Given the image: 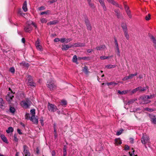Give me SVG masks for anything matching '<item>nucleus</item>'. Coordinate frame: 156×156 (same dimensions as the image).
<instances>
[{"label": "nucleus", "mask_w": 156, "mask_h": 156, "mask_svg": "<svg viewBox=\"0 0 156 156\" xmlns=\"http://www.w3.org/2000/svg\"><path fill=\"white\" fill-rule=\"evenodd\" d=\"M40 21L42 23H45L47 21V20L44 18H42L40 19Z\"/></svg>", "instance_id": "58836bf2"}, {"label": "nucleus", "mask_w": 156, "mask_h": 156, "mask_svg": "<svg viewBox=\"0 0 156 156\" xmlns=\"http://www.w3.org/2000/svg\"><path fill=\"white\" fill-rule=\"evenodd\" d=\"M40 121L41 125L42 126H43L44 125V123H43L44 120H43V119L42 117H41L40 118Z\"/></svg>", "instance_id": "6e6d98bb"}, {"label": "nucleus", "mask_w": 156, "mask_h": 156, "mask_svg": "<svg viewBox=\"0 0 156 156\" xmlns=\"http://www.w3.org/2000/svg\"><path fill=\"white\" fill-rule=\"evenodd\" d=\"M88 58L87 57H79L78 58V59L79 60H81V59H86Z\"/></svg>", "instance_id": "13d9d810"}, {"label": "nucleus", "mask_w": 156, "mask_h": 156, "mask_svg": "<svg viewBox=\"0 0 156 156\" xmlns=\"http://www.w3.org/2000/svg\"><path fill=\"white\" fill-rule=\"evenodd\" d=\"M73 46L75 47H84L85 46V44L78 42L74 44Z\"/></svg>", "instance_id": "2eb2a0df"}, {"label": "nucleus", "mask_w": 156, "mask_h": 156, "mask_svg": "<svg viewBox=\"0 0 156 156\" xmlns=\"http://www.w3.org/2000/svg\"><path fill=\"white\" fill-rule=\"evenodd\" d=\"M13 131V128L12 127H9L6 130V132L8 133H10L11 132H12Z\"/></svg>", "instance_id": "7c9ffc66"}, {"label": "nucleus", "mask_w": 156, "mask_h": 156, "mask_svg": "<svg viewBox=\"0 0 156 156\" xmlns=\"http://www.w3.org/2000/svg\"><path fill=\"white\" fill-rule=\"evenodd\" d=\"M139 89V88H136L133 90L131 91V93L132 94H134L135 93L136 91H138V89Z\"/></svg>", "instance_id": "a18cd8bd"}, {"label": "nucleus", "mask_w": 156, "mask_h": 156, "mask_svg": "<svg viewBox=\"0 0 156 156\" xmlns=\"http://www.w3.org/2000/svg\"><path fill=\"white\" fill-rule=\"evenodd\" d=\"M148 100L150 99H152L154 97V95L152 94L150 95H146Z\"/></svg>", "instance_id": "79ce46f5"}, {"label": "nucleus", "mask_w": 156, "mask_h": 156, "mask_svg": "<svg viewBox=\"0 0 156 156\" xmlns=\"http://www.w3.org/2000/svg\"><path fill=\"white\" fill-rule=\"evenodd\" d=\"M37 49L39 51H42V48L41 46L40 45H39L37 46L36 47Z\"/></svg>", "instance_id": "603ef678"}, {"label": "nucleus", "mask_w": 156, "mask_h": 156, "mask_svg": "<svg viewBox=\"0 0 156 156\" xmlns=\"http://www.w3.org/2000/svg\"><path fill=\"white\" fill-rule=\"evenodd\" d=\"M49 10H47L45 12H42L40 13L41 15H43L44 14H47L49 13Z\"/></svg>", "instance_id": "de8ad7c7"}, {"label": "nucleus", "mask_w": 156, "mask_h": 156, "mask_svg": "<svg viewBox=\"0 0 156 156\" xmlns=\"http://www.w3.org/2000/svg\"><path fill=\"white\" fill-rule=\"evenodd\" d=\"M47 86L51 90H54L57 88L55 81L52 79H50L48 80Z\"/></svg>", "instance_id": "f257e3e1"}, {"label": "nucleus", "mask_w": 156, "mask_h": 156, "mask_svg": "<svg viewBox=\"0 0 156 156\" xmlns=\"http://www.w3.org/2000/svg\"><path fill=\"white\" fill-rule=\"evenodd\" d=\"M98 1L101 5L105 4L104 1V0H98Z\"/></svg>", "instance_id": "4d7b16f0"}, {"label": "nucleus", "mask_w": 156, "mask_h": 156, "mask_svg": "<svg viewBox=\"0 0 156 156\" xmlns=\"http://www.w3.org/2000/svg\"><path fill=\"white\" fill-rule=\"evenodd\" d=\"M60 40L61 39H59V38H56L55 39L54 41L55 42H57L59 41H60Z\"/></svg>", "instance_id": "69168bd1"}, {"label": "nucleus", "mask_w": 156, "mask_h": 156, "mask_svg": "<svg viewBox=\"0 0 156 156\" xmlns=\"http://www.w3.org/2000/svg\"><path fill=\"white\" fill-rule=\"evenodd\" d=\"M115 143L117 145H120L122 144V141L120 138L115 139Z\"/></svg>", "instance_id": "393cba45"}, {"label": "nucleus", "mask_w": 156, "mask_h": 156, "mask_svg": "<svg viewBox=\"0 0 156 156\" xmlns=\"http://www.w3.org/2000/svg\"><path fill=\"white\" fill-rule=\"evenodd\" d=\"M129 79V77H128V76H126L125 77H124L122 79V80H123V81H126V80H128Z\"/></svg>", "instance_id": "bf43d9fd"}, {"label": "nucleus", "mask_w": 156, "mask_h": 156, "mask_svg": "<svg viewBox=\"0 0 156 156\" xmlns=\"http://www.w3.org/2000/svg\"><path fill=\"white\" fill-rule=\"evenodd\" d=\"M115 43L116 49H119V45L117 41L116 38H114Z\"/></svg>", "instance_id": "ea45409f"}, {"label": "nucleus", "mask_w": 156, "mask_h": 156, "mask_svg": "<svg viewBox=\"0 0 156 156\" xmlns=\"http://www.w3.org/2000/svg\"><path fill=\"white\" fill-rule=\"evenodd\" d=\"M57 0H52L51 1H48V2L50 3V4H52L54 2H56L57 1Z\"/></svg>", "instance_id": "338daca9"}, {"label": "nucleus", "mask_w": 156, "mask_h": 156, "mask_svg": "<svg viewBox=\"0 0 156 156\" xmlns=\"http://www.w3.org/2000/svg\"><path fill=\"white\" fill-rule=\"evenodd\" d=\"M58 21L57 20H55L53 21H50L49 22H48L47 24L48 25H54L55 24L57 23H58Z\"/></svg>", "instance_id": "4be33fe9"}, {"label": "nucleus", "mask_w": 156, "mask_h": 156, "mask_svg": "<svg viewBox=\"0 0 156 156\" xmlns=\"http://www.w3.org/2000/svg\"><path fill=\"white\" fill-rule=\"evenodd\" d=\"M30 120L34 124H37L38 123V119L35 117V115H32L30 118Z\"/></svg>", "instance_id": "f8f14e48"}, {"label": "nucleus", "mask_w": 156, "mask_h": 156, "mask_svg": "<svg viewBox=\"0 0 156 156\" xmlns=\"http://www.w3.org/2000/svg\"><path fill=\"white\" fill-rule=\"evenodd\" d=\"M30 24H31L34 26L36 28L37 27V26L36 24L33 22H31V23H30Z\"/></svg>", "instance_id": "774afa93"}, {"label": "nucleus", "mask_w": 156, "mask_h": 156, "mask_svg": "<svg viewBox=\"0 0 156 156\" xmlns=\"http://www.w3.org/2000/svg\"><path fill=\"white\" fill-rule=\"evenodd\" d=\"M15 109L14 107L10 106L9 108V111L10 112L12 113H14L15 111Z\"/></svg>", "instance_id": "f704fd0d"}, {"label": "nucleus", "mask_w": 156, "mask_h": 156, "mask_svg": "<svg viewBox=\"0 0 156 156\" xmlns=\"http://www.w3.org/2000/svg\"><path fill=\"white\" fill-rule=\"evenodd\" d=\"M9 71L11 73H14L15 72V69L13 67H11L10 68Z\"/></svg>", "instance_id": "3c124183"}, {"label": "nucleus", "mask_w": 156, "mask_h": 156, "mask_svg": "<svg viewBox=\"0 0 156 156\" xmlns=\"http://www.w3.org/2000/svg\"><path fill=\"white\" fill-rule=\"evenodd\" d=\"M106 48V47L105 45H102L99 46H97L96 49L97 50H104Z\"/></svg>", "instance_id": "412c9836"}, {"label": "nucleus", "mask_w": 156, "mask_h": 156, "mask_svg": "<svg viewBox=\"0 0 156 156\" xmlns=\"http://www.w3.org/2000/svg\"><path fill=\"white\" fill-rule=\"evenodd\" d=\"M140 104H147L150 102L151 101L148 100L146 95L141 96L138 99Z\"/></svg>", "instance_id": "7ed1b4c3"}, {"label": "nucleus", "mask_w": 156, "mask_h": 156, "mask_svg": "<svg viewBox=\"0 0 156 156\" xmlns=\"http://www.w3.org/2000/svg\"><path fill=\"white\" fill-rule=\"evenodd\" d=\"M23 152L25 156H30V154L29 151L27 150V147L26 145L23 146Z\"/></svg>", "instance_id": "9d476101"}, {"label": "nucleus", "mask_w": 156, "mask_h": 156, "mask_svg": "<svg viewBox=\"0 0 156 156\" xmlns=\"http://www.w3.org/2000/svg\"><path fill=\"white\" fill-rule=\"evenodd\" d=\"M88 4L90 7L92 8H94V4L91 2L88 3Z\"/></svg>", "instance_id": "864d4df0"}, {"label": "nucleus", "mask_w": 156, "mask_h": 156, "mask_svg": "<svg viewBox=\"0 0 156 156\" xmlns=\"http://www.w3.org/2000/svg\"><path fill=\"white\" fill-rule=\"evenodd\" d=\"M27 24V25L25 27L24 30L26 32L30 33L32 30V27L30 26V23Z\"/></svg>", "instance_id": "6e6552de"}, {"label": "nucleus", "mask_w": 156, "mask_h": 156, "mask_svg": "<svg viewBox=\"0 0 156 156\" xmlns=\"http://www.w3.org/2000/svg\"><path fill=\"white\" fill-rule=\"evenodd\" d=\"M124 130L123 129H121L120 130H119L117 131L116 132V135L117 136L120 135L123 132Z\"/></svg>", "instance_id": "a19ab883"}, {"label": "nucleus", "mask_w": 156, "mask_h": 156, "mask_svg": "<svg viewBox=\"0 0 156 156\" xmlns=\"http://www.w3.org/2000/svg\"><path fill=\"white\" fill-rule=\"evenodd\" d=\"M149 117L152 123L154 124H156V116L153 114H150L149 115Z\"/></svg>", "instance_id": "1a4fd4ad"}, {"label": "nucleus", "mask_w": 156, "mask_h": 156, "mask_svg": "<svg viewBox=\"0 0 156 156\" xmlns=\"http://www.w3.org/2000/svg\"><path fill=\"white\" fill-rule=\"evenodd\" d=\"M31 101L28 99L22 101L20 102L21 105L23 108H27L30 105Z\"/></svg>", "instance_id": "20e7f679"}, {"label": "nucleus", "mask_w": 156, "mask_h": 156, "mask_svg": "<svg viewBox=\"0 0 156 156\" xmlns=\"http://www.w3.org/2000/svg\"><path fill=\"white\" fill-rule=\"evenodd\" d=\"M125 9L127 15L130 18H131L132 15L130 10L129 9V8L127 5H125Z\"/></svg>", "instance_id": "9b49d317"}, {"label": "nucleus", "mask_w": 156, "mask_h": 156, "mask_svg": "<svg viewBox=\"0 0 156 156\" xmlns=\"http://www.w3.org/2000/svg\"><path fill=\"white\" fill-rule=\"evenodd\" d=\"M66 105H67V101H66L64 100H62L61 101L60 105H62L63 106H64L65 107V106Z\"/></svg>", "instance_id": "c756f323"}, {"label": "nucleus", "mask_w": 156, "mask_h": 156, "mask_svg": "<svg viewBox=\"0 0 156 156\" xmlns=\"http://www.w3.org/2000/svg\"><path fill=\"white\" fill-rule=\"evenodd\" d=\"M13 97V93L12 91H11L8 93L5 98L7 101L10 102L12 100Z\"/></svg>", "instance_id": "423d86ee"}, {"label": "nucleus", "mask_w": 156, "mask_h": 156, "mask_svg": "<svg viewBox=\"0 0 156 156\" xmlns=\"http://www.w3.org/2000/svg\"><path fill=\"white\" fill-rule=\"evenodd\" d=\"M117 50V55L119 57H120V54L119 49H116Z\"/></svg>", "instance_id": "0e129e2a"}, {"label": "nucleus", "mask_w": 156, "mask_h": 156, "mask_svg": "<svg viewBox=\"0 0 156 156\" xmlns=\"http://www.w3.org/2000/svg\"><path fill=\"white\" fill-rule=\"evenodd\" d=\"M144 110L149 112H153L154 111L152 108H144Z\"/></svg>", "instance_id": "37998d69"}, {"label": "nucleus", "mask_w": 156, "mask_h": 156, "mask_svg": "<svg viewBox=\"0 0 156 156\" xmlns=\"http://www.w3.org/2000/svg\"><path fill=\"white\" fill-rule=\"evenodd\" d=\"M116 65H108L105 66V67L107 68L108 69H111L114 68L116 66Z\"/></svg>", "instance_id": "473e14b6"}, {"label": "nucleus", "mask_w": 156, "mask_h": 156, "mask_svg": "<svg viewBox=\"0 0 156 156\" xmlns=\"http://www.w3.org/2000/svg\"><path fill=\"white\" fill-rule=\"evenodd\" d=\"M141 141L142 144L145 145V147L147 148V147L145 144L150 143L149 137L146 134H143L141 138Z\"/></svg>", "instance_id": "f03ea898"}, {"label": "nucleus", "mask_w": 156, "mask_h": 156, "mask_svg": "<svg viewBox=\"0 0 156 156\" xmlns=\"http://www.w3.org/2000/svg\"><path fill=\"white\" fill-rule=\"evenodd\" d=\"M130 91L129 90H123L122 91H120V90H119L118 91V93L120 94H126L128 93Z\"/></svg>", "instance_id": "a878e982"}, {"label": "nucleus", "mask_w": 156, "mask_h": 156, "mask_svg": "<svg viewBox=\"0 0 156 156\" xmlns=\"http://www.w3.org/2000/svg\"><path fill=\"white\" fill-rule=\"evenodd\" d=\"M85 22L87 30H91L92 29V27L89 20H86Z\"/></svg>", "instance_id": "dca6fc26"}, {"label": "nucleus", "mask_w": 156, "mask_h": 156, "mask_svg": "<svg viewBox=\"0 0 156 156\" xmlns=\"http://www.w3.org/2000/svg\"><path fill=\"white\" fill-rule=\"evenodd\" d=\"M83 71L86 74H87L88 73L87 67L86 66L84 67V69H83Z\"/></svg>", "instance_id": "c03bdc74"}, {"label": "nucleus", "mask_w": 156, "mask_h": 156, "mask_svg": "<svg viewBox=\"0 0 156 156\" xmlns=\"http://www.w3.org/2000/svg\"><path fill=\"white\" fill-rule=\"evenodd\" d=\"M14 140L16 142L18 141V139L17 137L16 136V134H14Z\"/></svg>", "instance_id": "052dcab7"}, {"label": "nucleus", "mask_w": 156, "mask_h": 156, "mask_svg": "<svg viewBox=\"0 0 156 156\" xmlns=\"http://www.w3.org/2000/svg\"><path fill=\"white\" fill-rule=\"evenodd\" d=\"M121 26L123 29V32L127 31V25L125 23H122V24Z\"/></svg>", "instance_id": "c85d7f7f"}, {"label": "nucleus", "mask_w": 156, "mask_h": 156, "mask_svg": "<svg viewBox=\"0 0 156 156\" xmlns=\"http://www.w3.org/2000/svg\"><path fill=\"white\" fill-rule=\"evenodd\" d=\"M125 36L127 40H129V35L128 34V31H124Z\"/></svg>", "instance_id": "72a5a7b5"}, {"label": "nucleus", "mask_w": 156, "mask_h": 156, "mask_svg": "<svg viewBox=\"0 0 156 156\" xmlns=\"http://www.w3.org/2000/svg\"><path fill=\"white\" fill-rule=\"evenodd\" d=\"M0 136L2 140L4 142L7 144H8V141L7 138L4 135L1 134Z\"/></svg>", "instance_id": "ddd939ff"}, {"label": "nucleus", "mask_w": 156, "mask_h": 156, "mask_svg": "<svg viewBox=\"0 0 156 156\" xmlns=\"http://www.w3.org/2000/svg\"><path fill=\"white\" fill-rule=\"evenodd\" d=\"M77 56L76 55H74L73 58L72 59V61L73 62L75 63L76 64H78V62H77Z\"/></svg>", "instance_id": "5701e85b"}, {"label": "nucleus", "mask_w": 156, "mask_h": 156, "mask_svg": "<svg viewBox=\"0 0 156 156\" xmlns=\"http://www.w3.org/2000/svg\"><path fill=\"white\" fill-rule=\"evenodd\" d=\"M22 9L25 12H26L27 11V2L26 1H25L24 2L23 4Z\"/></svg>", "instance_id": "aec40b11"}, {"label": "nucleus", "mask_w": 156, "mask_h": 156, "mask_svg": "<svg viewBox=\"0 0 156 156\" xmlns=\"http://www.w3.org/2000/svg\"><path fill=\"white\" fill-rule=\"evenodd\" d=\"M137 88H139V89H138V91L139 92H141L143 91H144L146 90L147 89V87H139Z\"/></svg>", "instance_id": "cd10ccee"}, {"label": "nucleus", "mask_w": 156, "mask_h": 156, "mask_svg": "<svg viewBox=\"0 0 156 156\" xmlns=\"http://www.w3.org/2000/svg\"><path fill=\"white\" fill-rule=\"evenodd\" d=\"M4 102L3 100V99L0 98V108H3V107H4Z\"/></svg>", "instance_id": "bb28decb"}, {"label": "nucleus", "mask_w": 156, "mask_h": 156, "mask_svg": "<svg viewBox=\"0 0 156 156\" xmlns=\"http://www.w3.org/2000/svg\"><path fill=\"white\" fill-rule=\"evenodd\" d=\"M20 65L23 66H25L27 67L29 66V64L28 63H26L24 62H22L20 63Z\"/></svg>", "instance_id": "e433bc0d"}, {"label": "nucleus", "mask_w": 156, "mask_h": 156, "mask_svg": "<svg viewBox=\"0 0 156 156\" xmlns=\"http://www.w3.org/2000/svg\"><path fill=\"white\" fill-rule=\"evenodd\" d=\"M137 75V72L135 73L134 74H129L128 76V77H129V79L133 78L134 76H136Z\"/></svg>", "instance_id": "c9c22d12"}, {"label": "nucleus", "mask_w": 156, "mask_h": 156, "mask_svg": "<svg viewBox=\"0 0 156 156\" xmlns=\"http://www.w3.org/2000/svg\"><path fill=\"white\" fill-rule=\"evenodd\" d=\"M113 55L111 56H102L100 57V58L101 59H105L110 58L111 57H112Z\"/></svg>", "instance_id": "2f4dec72"}, {"label": "nucleus", "mask_w": 156, "mask_h": 156, "mask_svg": "<svg viewBox=\"0 0 156 156\" xmlns=\"http://www.w3.org/2000/svg\"><path fill=\"white\" fill-rule=\"evenodd\" d=\"M38 9L40 10H42L45 9V8L43 6H42L39 7Z\"/></svg>", "instance_id": "e2e57ef3"}, {"label": "nucleus", "mask_w": 156, "mask_h": 156, "mask_svg": "<svg viewBox=\"0 0 156 156\" xmlns=\"http://www.w3.org/2000/svg\"><path fill=\"white\" fill-rule=\"evenodd\" d=\"M72 47H73V45L69 46L68 45H62V49L63 50H66Z\"/></svg>", "instance_id": "a211bd4d"}, {"label": "nucleus", "mask_w": 156, "mask_h": 156, "mask_svg": "<svg viewBox=\"0 0 156 156\" xmlns=\"http://www.w3.org/2000/svg\"><path fill=\"white\" fill-rule=\"evenodd\" d=\"M30 112L32 114V115H35V110L34 109H32L30 110Z\"/></svg>", "instance_id": "49530a36"}, {"label": "nucleus", "mask_w": 156, "mask_h": 156, "mask_svg": "<svg viewBox=\"0 0 156 156\" xmlns=\"http://www.w3.org/2000/svg\"><path fill=\"white\" fill-rule=\"evenodd\" d=\"M151 17V15L150 14H148L147 16L145 17V19L146 20H149Z\"/></svg>", "instance_id": "09e8293b"}, {"label": "nucleus", "mask_w": 156, "mask_h": 156, "mask_svg": "<svg viewBox=\"0 0 156 156\" xmlns=\"http://www.w3.org/2000/svg\"><path fill=\"white\" fill-rule=\"evenodd\" d=\"M48 109L51 112H54L57 110V107L54 105L49 103L48 106Z\"/></svg>", "instance_id": "39448f33"}, {"label": "nucleus", "mask_w": 156, "mask_h": 156, "mask_svg": "<svg viewBox=\"0 0 156 156\" xmlns=\"http://www.w3.org/2000/svg\"><path fill=\"white\" fill-rule=\"evenodd\" d=\"M116 13V15L119 17V10L118 9H115L114 11Z\"/></svg>", "instance_id": "8fccbe9b"}, {"label": "nucleus", "mask_w": 156, "mask_h": 156, "mask_svg": "<svg viewBox=\"0 0 156 156\" xmlns=\"http://www.w3.org/2000/svg\"><path fill=\"white\" fill-rule=\"evenodd\" d=\"M107 84L108 86H109L110 85L115 86L117 84V83H116L114 82H111L110 83H107Z\"/></svg>", "instance_id": "4c0bfd02"}, {"label": "nucleus", "mask_w": 156, "mask_h": 156, "mask_svg": "<svg viewBox=\"0 0 156 156\" xmlns=\"http://www.w3.org/2000/svg\"><path fill=\"white\" fill-rule=\"evenodd\" d=\"M150 39L153 41L154 43V45L156 49V40L153 36L151 35L150 36Z\"/></svg>", "instance_id": "b1692460"}, {"label": "nucleus", "mask_w": 156, "mask_h": 156, "mask_svg": "<svg viewBox=\"0 0 156 156\" xmlns=\"http://www.w3.org/2000/svg\"><path fill=\"white\" fill-rule=\"evenodd\" d=\"M137 100V99L136 98H133L131 99L127 102L126 104L128 105H131L133 103H134L135 101H136Z\"/></svg>", "instance_id": "f3484780"}, {"label": "nucleus", "mask_w": 156, "mask_h": 156, "mask_svg": "<svg viewBox=\"0 0 156 156\" xmlns=\"http://www.w3.org/2000/svg\"><path fill=\"white\" fill-rule=\"evenodd\" d=\"M134 151L133 150V154L130 153V152H129V154L130 155V156H137V155H135L134 154Z\"/></svg>", "instance_id": "680f3d73"}, {"label": "nucleus", "mask_w": 156, "mask_h": 156, "mask_svg": "<svg viewBox=\"0 0 156 156\" xmlns=\"http://www.w3.org/2000/svg\"><path fill=\"white\" fill-rule=\"evenodd\" d=\"M108 2L109 3H110L112 4L113 5H115L117 7H119V8H121V6H119L118 4L116 2L114 1L113 0H107Z\"/></svg>", "instance_id": "6ab92c4d"}, {"label": "nucleus", "mask_w": 156, "mask_h": 156, "mask_svg": "<svg viewBox=\"0 0 156 156\" xmlns=\"http://www.w3.org/2000/svg\"><path fill=\"white\" fill-rule=\"evenodd\" d=\"M36 46L40 45V40L39 39H37V40L36 41L35 43Z\"/></svg>", "instance_id": "5fc2aeb1"}, {"label": "nucleus", "mask_w": 156, "mask_h": 156, "mask_svg": "<svg viewBox=\"0 0 156 156\" xmlns=\"http://www.w3.org/2000/svg\"><path fill=\"white\" fill-rule=\"evenodd\" d=\"M28 79V84L31 86H35V83L33 82V80L32 78V77L30 76H28L27 77Z\"/></svg>", "instance_id": "0eeeda50"}, {"label": "nucleus", "mask_w": 156, "mask_h": 156, "mask_svg": "<svg viewBox=\"0 0 156 156\" xmlns=\"http://www.w3.org/2000/svg\"><path fill=\"white\" fill-rule=\"evenodd\" d=\"M72 39L71 38H61L60 42L62 43H67L71 41Z\"/></svg>", "instance_id": "4468645a"}]
</instances>
